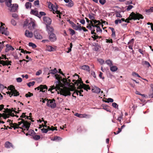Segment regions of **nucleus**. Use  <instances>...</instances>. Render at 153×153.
I'll list each match as a JSON object with an SVG mask.
<instances>
[{
  "mask_svg": "<svg viewBox=\"0 0 153 153\" xmlns=\"http://www.w3.org/2000/svg\"><path fill=\"white\" fill-rule=\"evenodd\" d=\"M55 86L53 85L48 90V91H52L53 90H55L56 91L59 90L60 91V94L61 95H62L64 96H66L68 95H70L71 94V92L68 89H61L59 85V82L58 81L56 82Z\"/></svg>",
  "mask_w": 153,
  "mask_h": 153,
  "instance_id": "1",
  "label": "nucleus"
},
{
  "mask_svg": "<svg viewBox=\"0 0 153 153\" xmlns=\"http://www.w3.org/2000/svg\"><path fill=\"white\" fill-rule=\"evenodd\" d=\"M21 120L22 121L21 122H19L18 124H17L16 123H14L13 124V127L14 128V129H15L16 128H21L19 126H21L23 128H26L27 130H28V129L30 127V123L28 122L27 121H25L24 120L19 118L18 120Z\"/></svg>",
  "mask_w": 153,
  "mask_h": 153,
  "instance_id": "2",
  "label": "nucleus"
},
{
  "mask_svg": "<svg viewBox=\"0 0 153 153\" xmlns=\"http://www.w3.org/2000/svg\"><path fill=\"white\" fill-rule=\"evenodd\" d=\"M15 110H16V109L15 108L14 109L13 108H12L11 109L7 108L4 111V113L5 114L3 113L2 114H0V117H2L4 119H6L7 118L9 117L10 116L14 117L15 116V115L14 114L12 113L13 112H15L16 114L17 113V112L15 111Z\"/></svg>",
  "mask_w": 153,
  "mask_h": 153,
  "instance_id": "3",
  "label": "nucleus"
},
{
  "mask_svg": "<svg viewBox=\"0 0 153 153\" xmlns=\"http://www.w3.org/2000/svg\"><path fill=\"white\" fill-rule=\"evenodd\" d=\"M143 16L141 14L139 13H136L134 12H132L130 14L129 17L126 19L127 21L131 20H139L140 19H143Z\"/></svg>",
  "mask_w": 153,
  "mask_h": 153,
  "instance_id": "4",
  "label": "nucleus"
},
{
  "mask_svg": "<svg viewBox=\"0 0 153 153\" xmlns=\"http://www.w3.org/2000/svg\"><path fill=\"white\" fill-rule=\"evenodd\" d=\"M91 25L87 26V27L91 30V33L92 34L91 37L94 40L96 39L98 37V36L96 35V32H95V30H94V23L92 22H90Z\"/></svg>",
  "mask_w": 153,
  "mask_h": 153,
  "instance_id": "5",
  "label": "nucleus"
},
{
  "mask_svg": "<svg viewBox=\"0 0 153 153\" xmlns=\"http://www.w3.org/2000/svg\"><path fill=\"white\" fill-rule=\"evenodd\" d=\"M9 90L10 91V92H8L7 93L9 95H11V97L12 96H17L19 95V93L15 89L13 85H10V86Z\"/></svg>",
  "mask_w": 153,
  "mask_h": 153,
  "instance_id": "6",
  "label": "nucleus"
},
{
  "mask_svg": "<svg viewBox=\"0 0 153 153\" xmlns=\"http://www.w3.org/2000/svg\"><path fill=\"white\" fill-rule=\"evenodd\" d=\"M74 82L75 85H76L77 86L80 87L81 88H84L85 90L87 89H89V87L88 86L84 84H83L82 81L80 80H73V81L74 82Z\"/></svg>",
  "mask_w": 153,
  "mask_h": 153,
  "instance_id": "7",
  "label": "nucleus"
},
{
  "mask_svg": "<svg viewBox=\"0 0 153 153\" xmlns=\"http://www.w3.org/2000/svg\"><path fill=\"white\" fill-rule=\"evenodd\" d=\"M47 105L51 107L52 108H54L56 107V104L55 103V100L54 99L52 100L47 99Z\"/></svg>",
  "mask_w": 153,
  "mask_h": 153,
  "instance_id": "8",
  "label": "nucleus"
},
{
  "mask_svg": "<svg viewBox=\"0 0 153 153\" xmlns=\"http://www.w3.org/2000/svg\"><path fill=\"white\" fill-rule=\"evenodd\" d=\"M33 34L36 39H42V32L41 30H35Z\"/></svg>",
  "mask_w": 153,
  "mask_h": 153,
  "instance_id": "9",
  "label": "nucleus"
},
{
  "mask_svg": "<svg viewBox=\"0 0 153 153\" xmlns=\"http://www.w3.org/2000/svg\"><path fill=\"white\" fill-rule=\"evenodd\" d=\"M88 18L90 19L92 22H94V24L98 23V24L100 25L102 27V24L99 21H97L94 19V17L92 14H89L88 15Z\"/></svg>",
  "mask_w": 153,
  "mask_h": 153,
  "instance_id": "10",
  "label": "nucleus"
},
{
  "mask_svg": "<svg viewBox=\"0 0 153 153\" xmlns=\"http://www.w3.org/2000/svg\"><path fill=\"white\" fill-rule=\"evenodd\" d=\"M94 24V30H95V29H96V31L97 33L101 32L102 31V30L100 29V27H102V26L98 24V23H97L96 24ZM102 27L103 29L104 30V29L105 28V27H103V25L102 24Z\"/></svg>",
  "mask_w": 153,
  "mask_h": 153,
  "instance_id": "11",
  "label": "nucleus"
},
{
  "mask_svg": "<svg viewBox=\"0 0 153 153\" xmlns=\"http://www.w3.org/2000/svg\"><path fill=\"white\" fill-rule=\"evenodd\" d=\"M58 7V6L56 5L55 6L54 5L53 6L52 8H51V9L53 11V13H56L57 14L59 15V18H61V17L60 15L61 14V13L59 11L57 10Z\"/></svg>",
  "mask_w": 153,
  "mask_h": 153,
  "instance_id": "12",
  "label": "nucleus"
},
{
  "mask_svg": "<svg viewBox=\"0 0 153 153\" xmlns=\"http://www.w3.org/2000/svg\"><path fill=\"white\" fill-rule=\"evenodd\" d=\"M49 35V40L51 42L55 41L57 39L56 35L53 33H52Z\"/></svg>",
  "mask_w": 153,
  "mask_h": 153,
  "instance_id": "13",
  "label": "nucleus"
},
{
  "mask_svg": "<svg viewBox=\"0 0 153 153\" xmlns=\"http://www.w3.org/2000/svg\"><path fill=\"white\" fill-rule=\"evenodd\" d=\"M44 23L46 25H50L51 22V20L49 17L46 16L43 17V18Z\"/></svg>",
  "mask_w": 153,
  "mask_h": 153,
  "instance_id": "14",
  "label": "nucleus"
},
{
  "mask_svg": "<svg viewBox=\"0 0 153 153\" xmlns=\"http://www.w3.org/2000/svg\"><path fill=\"white\" fill-rule=\"evenodd\" d=\"M46 30L48 33L49 34L52 33H53L54 32V29L53 27L50 25H47L46 26Z\"/></svg>",
  "mask_w": 153,
  "mask_h": 153,
  "instance_id": "15",
  "label": "nucleus"
},
{
  "mask_svg": "<svg viewBox=\"0 0 153 153\" xmlns=\"http://www.w3.org/2000/svg\"><path fill=\"white\" fill-rule=\"evenodd\" d=\"M72 27L74 29L76 30L81 31L82 30V28L81 26V25H77L76 24L74 23H72Z\"/></svg>",
  "mask_w": 153,
  "mask_h": 153,
  "instance_id": "16",
  "label": "nucleus"
},
{
  "mask_svg": "<svg viewBox=\"0 0 153 153\" xmlns=\"http://www.w3.org/2000/svg\"><path fill=\"white\" fill-rule=\"evenodd\" d=\"M18 7V5L17 4H13L12 6L10 7V11L12 12H15L17 10Z\"/></svg>",
  "mask_w": 153,
  "mask_h": 153,
  "instance_id": "17",
  "label": "nucleus"
},
{
  "mask_svg": "<svg viewBox=\"0 0 153 153\" xmlns=\"http://www.w3.org/2000/svg\"><path fill=\"white\" fill-rule=\"evenodd\" d=\"M56 46H54V47L53 48L50 45H48L47 46V50L49 52L54 51H56Z\"/></svg>",
  "mask_w": 153,
  "mask_h": 153,
  "instance_id": "18",
  "label": "nucleus"
},
{
  "mask_svg": "<svg viewBox=\"0 0 153 153\" xmlns=\"http://www.w3.org/2000/svg\"><path fill=\"white\" fill-rule=\"evenodd\" d=\"M25 35L27 37L31 38L33 36V33L31 32H30L27 30H26Z\"/></svg>",
  "mask_w": 153,
  "mask_h": 153,
  "instance_id": "19",
  "label": "nucleus"
},
{
  "mask_svg": "<svg viewBox=\"0 0 153 153\" xmlns=\"http://www.w3.org/2000/svg\"><path fill=\"white\" fill-rule=\"evenodd\" d=\"M6 52H8L10 50L13 51L14 50V48L11 45L7 44L6 45Z\"/></svg>",
  "mask_w": 153,
  "mask_h": 153,
  "instance_id": "20",
  "label": "nucleus"
},
{
  "mask_svg": "<svg viewBox=\"0 0 153 153\" xmlns=\"http://www.w3.org/2000/svg\"><path fill=\"white\" fill-rule=\"evenodd\" d=\"M101 90L99 88L95 87L92 89V91L93 92L96 93L98 94L100 92Z\"/></svg>",
  "mask_w": 153,
  "mask_h": 153,
  "instance_id": "21",
  "label": "nucleus"
},
{
  "mask_svg": "<svg viewBox=\"0 0 153 153\" xmlns=\"http://www.w3.org/2000/svg\"><path fill=\"white\" fill-rule=\"evenodd\" d=\"M81 68L82 69L86 71H87L89 72L90 71L89 67L88 65H85L82 66L81 67Z\"/></svg>",
  "mask_w": 153,
  "mask_h": 153,
  "instance_id": "22",
  "label": "nucleus"
},
{
  "mask_svg": "<svg viewBox=\"0 0 153 153\" xmlns=\"http://www.w3.org/2000/svg\"><path fill=\"white\" fill-rule=\"evenodd\" d=\"M110 70L113 72H114L118 70V68L116 66L112 65L110 67Z\"/></svg>",
  "mask_w": 153,
  "mask_h": 153,
  "instance_id": "23",
  "label": "nucleus"
},
{
  "mask_svg": "<svg viewBox=\"0 0 153 153\" xmlns=\"http://www.w3.org/2000/svg\"><path fill=\"white\" fill-rule=\"evenodd\" d=\"M4 145L5 147L7 148H10V147H13L12 144L8 141L6 142Z\"/></svg>",
  "mask_w": 153,
  "mask_h": 153,
  "instance_id": "24",
  "label": "nucleus"
},
{
  "mask_svg": "<svg viewBox=\"0 0 153 153\" xmlns=\"http://www.w3.org/2000/svg\"><path fill=\"white\" fill-rule=\"evenodd\" d=\"M40 91L45 92V91H43V90L45 89L47 90V87L45 85H41L39 86Z\"/></svg>",
  "mask_w": 153,
  "mask_h": 153,
  "instance_id": "25",
  "label": "nucleus"
},
{
  "mask_svg": "<svg viewBox=\"0 0 153 153\" xmlns=\"http://www.w3.org/2000/svg\"><path fill=\"white\" fill-rule=\"evenodd\" d=\"M106 64L110 67L113 65L112 61L110 59L106 60Z\"/></svg>",
  "mask_w": 153,
  "mask_h": 153,
  "instance_id": "26",
  "label": "nucleus"
},
{
  "mask_svg": "<svg viewBox=\"0 0 153 153\" xmlns=\"http://www.w3.org/2000/svg\"><path fill=\"white\" fill-rule=\"evenodd\" d=\"M30 13L31 14L35 15L38 17L39 15L38 12L37 10H34L31 9L30 12Z\"/></svg>",
  "mask_w": 153,
  "mask_h": 153,
  "instance_id": "27",
  "label": "nucleus"
},
{
  "mask_svg": "<svg viewBox=\"0 0 153 153\" xmlns=\"http://www.w3.org/2000/svg\"><path fill=\"white\" fill-rule=\"evenodd\" d=\"M91 117V116L90 115L86 114H80L79 118H90Z\"/></svg>",
  "mask_w": 153,
  "mask_h": 153,
  "instance_id": "28",
  "label": "nucleus"
},
{
  "mask_svg": "<svg viewBox=\"0 0 153 153\" xmlns=\"http://www.w3.org/2000/svg\"><path fill=\"white\" fill-rule=\"evenodd\" d=\"M5 4L8 7H10L12 5V0H5Z\"/></svg>",
  "mask_w": 153,
  "mask_h": 153,
  "instance_id": "29",
  "label": "nucleus"
},
{
  "mask_svg": "<svg viewBox=\"0 0 153 153\" xmlns=\"http://www.w3.org/2000/svg\"><path fill=\"white\" fill-rule=\"evenodd\" d=\"M58 72L56 68H54L53 70H51L49 71V74H55Z\"/></svg>",
  "mask_w": 153,
  "mask_h": 153,
  "instance_id": "30",
  "label": "nucleus"
},
{
  "mask_svg": "<svg viewBox=\"0 0 153 153\" xmlns=\"http://www.w3.org/2000/svg\"><path fill=\"white\" fill-rule=\"evenodd\" d=\"M31 3L29 2H27L25 3V6L26 8L28 9L31 8Z\"/></svg>",
  "mask_w": 153,
  "mask_h": 153,
  "instance_id": "31",
  "label": "nucleus"
},
{
  "mask_svg": "<svg viewBox=\"0 0 153 153\" xmlns=\"http://www.w3.org/2000/svg\"><path fill=\"white\" fill-rule=\"evenodd\" d=\"M149 98H153V91L150 90L149 93L148 94Z\"/></svg>",
  "mask_w": 153,
  "mask_h": 153,
  "instance_id": "32",
  "label": "nucleus"
},
{
  "mask_svg": "<svg viewBox=\"0 0 153 153\" xmlns=\"http://www.w3.org/2000/svg\"><path fill=\"white\" fill-rule=\"evenodd\" d=\"M74 3L73 1L71 0H70L67 6L69 7H71L74 5Z\"/></svg>",
  "mask_w": 153,
  "mask_h": 153,
  "instance_id": "33",
  "label": "nucleus"
},
{
  "mask_svg": "<svg viewBox=\"0 0 153 153\" xmlns=\"http://www.w3.org/2000/svg\"><path fill=\"white\" fill-rule=\"evenodd\" d=\"M29 25L30 26H32L33 27V28L35 27V25L34 22L33 21H30V22H29Z\"/></svg>",
  "mask_w": 153,
  "mask_h": 153,
  "instance_id": "34",
  "label": "nucleus"
},
{
  "mask_svg": "<svg viewBox=\"0 0 153 153\" xmlns=\"http://www.w3.org/2000/svg\"><path fill=\"white\" fill-rule=\"evenodd\" d=\"M29 22H30L29 20L28 19H26L24 22V24H23V26L24 27L25 26H27L29 25Z\"/></svg>",
  "mask_w": 153,
  "mask_h": 153,
  "instance_id": "35",
  "label": "nucleus"
},
{
  "mask_svg": "<svg viewBox=\"0 0 153 153\" xmlns=\"http://www.w3.org/2000/svg\"><path fill=\"white\" fill-rule=\"evenodd\" d=\"M107 100V101H106V102L109 103V102H113L114 101V100L113 99L111 98H108L107 99H106V100Z\"/></svg>",
  "mask_w": 153,
  "mask_h": 153,
  "instance_id": "36",
  "label": "nucleus"
},
{
  "mask_svg": "<svg viewBox=\"0 0 153 153\" xmlns=\"http://www.w3.org/2000/svg\"><path fill=\"white\" fill-rule=\"evenodd\" d=\"M45 15L46 13L44 12H40L39 13V15H38V17L40 18L42 17V16H45Z\"/></svg>",
  "mask_w": 153,
  "mask_h": 153,
  "instance_id": "37",
  "label": "nucleus"
},
{
  "mask_svg": "<svg viewBox=\"0 0 153 153\" xmlns=\"http://www.w3.org/2000/svg\"><path fill=\"white\" fill-rule=\"evenodd\" d=\"M35 83L34 81H32V82H30L27 83V85L29 87H30L31 86H33Z\"/></svg>",
  "mask_w": 153,
  "mask_h": 153,
  "instance_id": "38",
  "label": "nucleus"
},
{
  "mask_svg": "<svg viewBox=\"0 0 153 153\" xmlns=\"http://www.w3.org/2000/svg\"><path fill=\"white\" fill-rule=\"evenodd\" d=\"M29 45L30 47H32L33 48H35L36 47V45L32 42H29Z\"/></svg>",
  "mask_w": 153,
  "mask_h": 153,
  "instance_id": "39",
  "label": "nucleus"
},
{
  "mask_svg": "<svg viewBox=\"0 0 153 153\" xmlns=\"http://www.w3.org/2000/svg\"><path fill=\"white\" fill-rule=\"evenodd\" d=\"M62 140V138L56 136L52 140H53L59 141Z\"/></svg>",
  "mask_w": 153,
  "mask_h": 153,
  "instance_id": "40",
  "label": "nucleus"
},
{
  "mask_svg": "<svg viewBox=\"0 0 153 153\" xmlns=\"http://www.w3.org/2000/svg\"><path fill=\"white\" fill-rule=\"evenodd\" d=\"M132 75L134 77L137 76L138 77H141L138 74L135 72H133L132 73Z\"/></svg>",
  "mask_w": 153,
  "mask_h": 153,
  "instance_id": "41",
  "label": "nucleus"
},
{
  "mask_svg": "<svg viewBox=\"0 0 153 153\" xmlns=\"http://www.w3.org/2000/svg\"><path fill=\"white\" fill-rule=\"evenodd\" d=\"M121 22V20L120 19H116L114 21V23L116 25H117L118 24H120Z\"/></svg>",
  "mask_w": 153,
  "mask_h": 153,
  "instance_id": "42",
  "label": "nucleus"
},
{
  "mask_svg": "<svg viewBox=\"0 0 153 153\" xmlns=\"http://www.w3.org/2000/svg\"><path fill=\"white\" fill-rule=\"evenodd\" d=\"M112 106L114 108H118V105L115 102H113L112 104Z\"/></svg>",
  "mask_w": 153,
  "mask_h": 153,
  "instance_id": "43",
  "label": "nucleus"
},
{
  "mask_svg": "<svg viewBox=\"0 0 153 153\" xmlns=\"http://www.w3.org/2000/svg\"><path fill=\"white\" fill-rule=\"evenodd\" d=\"M33 96V94L32 93H31L30 92H28L27 94H25V96L26 97H30Z\"/></svg>",
  "mask_w": 153,
  "mask_h": 153,
  "instance_id": "44",
  "label": "nucleus"
},
{
  "mask_svg": "<svg viewBox=\"0 0 153 153\" xmlns=\"http://www.w3.org/2000/svg\"><path fill=\"white\" fill-rule=\"evenodd\" d=\"M69 30L70 32V34L71 35L73 36L75 33V31L74 30H73L71 29H69Z\"/></svg>",
  "mask_w": 153,
  "mask_h": 153,
  "instance_id": "45",
  "label": "nucleus"
},
{
  "mask_svg": "<svg viewBox=\"0 0 153 153\" xmlns=\"http://www.w3.org/2000/svg\"><path fill=\"white\" fill-rule=\"evenodd\" d=\"M40 138V136L39 135H36L33 137L34 139L36 140H38Z\"/></svg>",
  "mask_w": 153,
  "mask_h": 153,
  "instance_id": "46",
  "label": "nucleus"
},
{
  "mask_svg": "<svg viewBox=\"0 0 153 153\" xmlns=\"http://www.w3.org/2000/svg\"><path fill=\"white\" fill-rule=\"evenodd\" d=\"M48 6L49 8L51 9L53 5L50 2H48Z\"/></svg>",
  "mask_w": 153,
  "mask_h": 153,
  "instance_id": "47",
  "label": "nucleus"
},
{
  "mask_svg": "<svg viewBox=\"0 0 153 153\" xmlns=\"http://www.w3.org/2000/svg\"><path fill=\"white\" fill-rule=\"evenodd\" d=\"M11 24L14 26H15L16 25V22L13 19H12L11 20Z\"/></svg>",
  "mask_w": 153,
  "mask_h": 153,
  "instance_id": "48",
  "label": "nucleus"
},
{
  "mask_svg": "<svg viewBox=\"0 0 153 153\" xmlns=\"http://www.w3.org/2000/svg\"><path fill=\"white\" fill-rule=\"evenodd\" d=\"M98 61L101 64H102L104 63V61L102 59H98Z\"/></svg>",
  "mask_w": 153,
  "mask_h": 153,
  "instance_id": "49",
  "label": "nucleus"
},
{
  "mask_svg": "<svg viewBox=\"0 0 153 153\" xmlns=\"http://www.w3.org/2000/svg\"><path fill=\"white\" fill-rule=\"evenodd\" d=\"M78 93H79V95L80 96H83V95H82L81 94V92H80L79 91H78V92H74V94H73L72 96L73 97H74V96L73 95L74 94H76L77 95H78Z\"/></svg>",
  "mask_w": 153,
  "mask_h": 153,
  "instance_id": "50",
  "label": "nucleus"
},
{
  "mask_svg": "<svg viewBox=\"0 0 153 153\" xmlns=\"http://www.w3.org/2000/svg\"><path fill=\"white\" fill-rule=\"evenodd\" d=\"M12 16L14 18L17 19L18 18V15L15 13H13L12 15Z\"/></svg>",
  "mask_w": 153,
  "mask_h": 153,
  "instance_id": "51",
  "label": "nucleus"
},
{
  "mask_svg": "<svg viewBox=\"0 0 153 153\" xmlns=\"http://www.w3.org/2000/svg\"><path fill=\"white\" fill-rule=\"evenodd\" d=\"M25 117H26V118L27 119H29V118H28L29 117L26 116L25 115V113H23L22 114L21 116L20 117L21 118H24Z\"/></svg>",
  "mask_w": 153,
  "mask_h": 153,
  "instance_id": "52",
  "label": "nucleus"
},
{
  "mask_svg": "<svg viewBox=\"0 0 153 153\" xmlns=\"http://www.w3.org/2000/svg\"><path fill=\"white\" fill-rule=\"evenodd\" d=\"M134 7L133 6L131 5H129L127 6V8L126 9L127 11H129L131 9H132Z\"/></svg>",
  "mask_w": 153,
  "mask_h": 153,
  "instance_id": "53",
  "label": "nucleus"
},
{
  "mask_svg": "<svg viewBox=\"0 0 153 153\" xmlns=\"http://www.w3.org/2000/svg\"><path fill=\"white\" fill-rule=\"evenodd\" d=\"M5 88H6L5 86H4L2 84H0V91H2Z\"/></svg>",
  "mask_w": 153,
  "mask_h": 153,
  "instance_id": "54",
  "label": "nucleus"
},
{
  "mask_svg": "<svg viewBox=\"0 0 153 153\" xmlns=\"http://www.w3.org/2000/svg\"><path fill=\"white\" fill-rule=\"evenodd\" d=\"M43 133H47L48 131V130L47 129H45V128H43L41 129Z\"/></svg>",
  "mask_w": 153,
  "mask_h": 153,
  "instance_id": "55",
  "label": "nucleus"
},
{
  "mask_svg": "<svg viewBox=\"0 0 153 153\" xmlns=\"http://www.w3.org/2000/svg\"><path fill=\"white\" fill-rule=\"evenodd\" d=\"M147 24L148 25H151V30H152L153 31V24L152 23H150L149 22H148L147 23Z\"/></svg>",
  "mask_w": 153,
  "mask_h": 153,
  "instance_id": "56",
  "label": "nucleus"
},
{
  "mask_svg": "<svg viewBox=\"0 0 153 153\" xmlns=\"http://www.w3.org/2000/svg\"><path fill=\"white\" fill-rule=\"evenodd\" d=\"M123 118V114L122 113H121V115H120L118 118L117 120L119 122L121 121V120Z\"/></svg>",
  "mask_w": 153,
  "mask_h": 153,
  "instance_id": "57",
  "label": "nucleus"
},
{
  "mask_svg": "<svg viewBox=\"0 0 153 153\" xmlns=\"http://www.w3.org/2000/svg\"><path fill=\"white\" fill-rule=\"evenodd\" d=\"M118 131H117L116 132H114L115 134L116 135L118 134L119 133L121 132L122 131V130H121V128H118Z\"/></svg>",
  "mask_w": 153,
  "mask_h": 153,
  "instance_id": "58",
  "label": "nucleus"
},
{
  "mask_svg": "<svg viewBox=\"0 0 153 153\" xmlns=\"http://www.w3.org/2000/svg\"><path fill=\"white\" fill-rule=\"evenodd\" d=\"M106 42L112 44L113 43V41L112 39H106Z\"/></svg>",
  "mask_w": 153,
  "mask_h": 153,
  "instance_id": "59",
  "label": "nucleus"
},
{
  "mask_svg": "<svg viewBox=\"0 0 153 153\" xmlns=\"http://www.w3.org/2000/svg\"><path fill=\"white\" fill-rule=\"evenodd\" d=\"M16 79L17 82H21L22 81V79L20 77L17 78Z\"/></svg>",
  "mask_w": 153,
  "mask_h": 153,
  "instance_id": "60",
  "label": "nucleus"
},
{
  "mask_svg": "<svg viewBox=\"0 0 153 153\" xmlns=\"http://www.w3.org/2000/svg\"><path fill=\"white\" fill-rule=\"evenodd\" d=\"M34 4L35 5H38L39 4V0H37L34 2Z\"/></svg>",
  "mask_w": 153,
  "mask_h": 153,
  "instance_id": "61",
  "label": "nucleus"
},
{
  "mask_svg": "<svg viewBox=\"0 0 153 153\" xmlns=\"http://www.w3.org/2000/svg\"><path fill=\"white\" fill-rule=\"evenodd\" d=\"M42 73V71L41 70H39L37 71L36 74V75L37 76H38L41 74Z\"/></svg>",
  "mask_w": 153,
  "mask_h": 153,
  "instance_id": "62",
  "label": "nucleus"
},
{
  "mask_svg": "<svg viewBox=\"0 0 153 153\" xmlns=\"http://www.w3.org/2000/svg\"><path fill=\"white\" fill-rule=\"evenodd\" d=\"M145 64L146 65L148 68L150 67L151 66V65L147 61H145Z\"/></svg>",
  "mask_w": 153,
  "mask_h": 153,
  "instance_id": "63",
  "label": "nucleus"
},
{
  "mask_svg": "<svg viewBox=\"0 0 153 153\" xmlns=\"http://www.w3.org/2000/svg\"><path fill=\"white\" fill-rule=\"evenodd\" d=\"M116 16L117 17H119V18L122 17V16L121 14L119 12H118L116 14Z\"/></svg>",
  "mask_w": 153,
  "mask_h": 153,
  "instance_id": "64",
  "label": "nucleus"
}]
</instances>
